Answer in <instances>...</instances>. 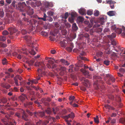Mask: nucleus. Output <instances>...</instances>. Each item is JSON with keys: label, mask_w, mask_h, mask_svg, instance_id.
Wrapping results in <instances>:
<instances>
[{"label": "nucleus", "mask_w": 125, "mask_h": 125, "mask_svg": "<svg viewBox=\"0 0 125 125\" xmlns=\"http://www.w3.org/2000/svg\"><path fill=\"white\" fill-rule=\"evenodd\" d=\"M120 121L123 124H124L125 123V118H122L120 120Z\"/></svg>", "instance_id": "obj_33"}, {"label": "nucleus", "mask_w": 125, "mask_h": 125, "mask_svg": "<svg viewBox=\"0 0 125 125\" xmlns=\"http://www.w3.org/2000/svg\"><path fill=\"white\" fill-rule=\"evenodd\" d=\"M40 55H38L37 56H35L34 57V60H35V59L39 58L40 57Z\"/></svg>", "instance_id": "obj_48"}, {"label": "nucleus", "mask_w": 125, "mask_h": 125, "mask_svg": "<svg viewBox=\"0 0 125 125\" xmlns=\"http://www.w3.org/2000/svg\"><path fill=\"white\" fill-rule=\"evenodd\" d=\"M20 91L21 92H23L24 91V89L23 88L21 87L20 89Z\"/></svg>", "instance_id": "obj_59"}, {"label": "nucleus", "mask_w": 125, "mask_h": 125, "mask_svg": "<svg viewBox=\"0 0 125 125\" xmlns=\"http://www.w3.org/2000/svg\"><path fill=\"white\" fill-rule=\"evenodd\" d=\"M57 70L60 71H64L66 70V68L64 67H60V68H58V69L57 68Z\"/></svg>", "instance_id": "obj_20"}, {"label": "nucleus", "mask_w": 125, "mask_h": 125, "mask_svg": "<svg viewBox=\"0 0 125 125\" xmlns=\"http://www.w3.org/2000/svg\"><path fill=\"white\" fill-rule=\"evenodd\" d=\"M110 80H111L113 82H114L115 81V79L113 77H111L110 78Z\"/></svg>", "instance_id": "obj_41"}, {"label": "nucleus", "mask_w": 125, "mask_h": 125, "mask_svg": "<svg viewBox=\"0 0 125 125\" xmlns=\"http://www.w3.org/2000/svg\"><path fill=\"white\" fill-rule=\"evenodd\" d=\"M116 114L115 113H113L112 114L111 116L112 117H114L116 116Z\"/></svg>", "instance_id": "obj_53"}, {"label": "nucleus", "mask_w": 125, "mask_h": 125, "mask_svg": "<svg viewBox=\"0 0 125 125\" xmlns=\"http://www.w3.org/2000/svg\"><path fill=\"white\" fill-rule=\"evenodd\" d=\"M93 13V11L92 10H89L87 11V14L88 15H91Z\"/></svg>", "instance_id": "obj_21"}, {"label": "nucleus", "mask_w": 125, "mask_h": 125, "mask_svg": "<svg viewBox=\"0 0 125 125\" xmlns=\"http://www.w3.org/2000/svg\"><path fill=\"white\" fill-rule=\"evenodd\" d=\"M72 28L73 30L74 31H76L78 29V27L77 26L75 23H74L73 24Z\"/></svg>", "instance_id": "obj_14"}, {"label": "nucleus", "mask_w": 125, "mask_h": 125, "mask_svg": "<svg viewBox=\"0 0 125 125\" xmlns=\"http://www.w3.org/2000/svg\"><path fill=\"white\" fill-rule=\"evenodd\" d=\"M84 21V19L81 17H78L77 19V21L79 22H82Z\"/></svg>", "instance_id": "obj_15"}, {"label": "nucleus", "mask_w": 125, "mask_h": 125, "mask_svg": "<svg viewBox=\"0 0 125 125\" xmlns=\"http://www.w3.org/2000/svg\"><path fill=\"white\" fill-rule=\"evenodd\" d=\"M105 107L107 109H109L110 108V106L109 105H105Z\"/></svg>", "instance_id": "obj_52"}, {"label": "nucleus", "mask_w": 125, "mask_h": 125, "mask_svg": "<svg viewBox=\"0 0 125 125\" xmlns=\"http://www.w3.org/2000/svg\"><path fill=\"white\" fill-rule=\"evenodd\" d=\"M79 12L81 15H85L86 14V10L83 8H81L79 9Z\"/></svg>", "instance_id": "obj_8"}, {"label": "nucleus", "mask_w": 125, "mask_h": 125, "mask_svg": "<svg viewBox=\"0 0 125 125\" xmlns=\"http://www.w3.org/2000/svg\"><path fill=\"white\" fill-rule=\"evenodd\" d=\"M42 34L43 35L45 36H47L48 35L47 33L45 32L42 31Z\"/></svg>", "instance_id": "obj_36"}, {"label": "nucleus", "mask_w": 125, "mask_h": 125, "mask_svg": "<svg viewBox=\"0 0 125 125\" xmlns=\"http://www.w3.org/2000/svg\"><path fill=\"white\" fill-rule=\"evenodd\" d=\"M6 2L9 4L11 3V0H6Z\"/></svg>", "instance_id": "obj_55"}, {"label": "nucleus", "mask_w": 125, "mask_h": 125, "mask_svg": "<svg viewBox=\"0 0 125 125\" xmlns=\"http://www.w3.org/2000/svg\"><path fill=\"white\" fill-rule=\"evenodd\" d=\"M41 121H39L36 122V125H40L41 124Z\"/></svg>", "instance_id": "obj_64"}, {"label": "nucleus", "mask_w": 125, "mask_h": 125, "mask_svg": "<svg viewBox=\"0 0 125 125\" xmlns=\"http://www.w3.org/2000/svg\"><path fill=\"white\" fill-rule=\"evenodd\" d=\"M2 63L3 65L7 64V61L6 59L4 58L2 60Z\"/></svg>", "instance_id": "obj_24"}, {"label": "nucleus", "mask_w": 125, "mask_h": 125, "mask_svg": "<svg viewBox=\"0 0 125 125\" xmlns=\"http://www.w3.org/2000/svg\"><path fill=\"white\" fill-rule=\"evenodd\" d=\"M80 71L81 72H82L85 75H88L89 74V73L88 71H86L82 69H81Z\"/></svg>", "instance_id": "obj_13"}, {"label": "nucleus", "mask_w": 125, "mask_h": 125, "mask_svg": "<svg viewBox=\"0 0 125 125\" xmlns=\"http://www.w3.org/2000/svg\"><path fill=\"white\" fill-rule=\"evenodd\" d=\"M7 101V100L6 99L4 98L1 100V103H2L3 104H4L6 103Z\"/></svg>", "instance_id": "obj_28"}, {"label": "nucleus", "mask_w": 125, "mask_h": 125, "mask_svg": "<svg viewBox=\"0 0 125 125\" xmlns=\"http://www.w3.org/2000/svg\"><path fill=\"white\" fill-rule=\"evenodd\" d=\"M81 81H83L84 83V85L86 87H88V85L89 86L90 85V82L87 79H85L84 78H83L81 79Z\"/></svg>", "instance_id": "obj_4"}, {"label": "nucleus", "mask_w": 125, "mask_h": 125, "mask_svg": "<svg viewBox=\"0 0 125 125\" xmlns=\"http://www.w3.org/2000/svg\"><path fill=\"white\" fill-rule=\"evenodd\" d=\"M26 48H23L22 49L20 52H19L20 54H18L17 55V53L15 52L13 53V55L14 56H17V58L19 59H22L23 61L25 62L24 61L25 60V58H26L24 57L22 55V54H25L26 55H27L28 53L26 52Z\"/></svg>", "instance_id": "obj_1"}, {"label": "nucleus", "mask_w": 125, "mask_h": 125, "mask_svg": "<svg viewBox=\"0 0 125 125\" xmlns=\"http://www.w3.org/2000/svg\"><path fill=\"white\" fill-rule=\"evenodd\" d=\"M106 19L103 17H102L100 18V21L101 24L103 25L104 22L105 21Z\"/></svg>", "instance_id": "obj_17"}, {"label": "nucleus", "mask_w": 125, "mask_h": 125, "mask_svg": "<svg viewBox=\"0 0 125 125\" xmlns=\"http://www.w3.org/2000/svg\"><path fill=\"white\" fill-rule=\"evenodd\" d=\"M16 123L14 120L12 122H11L9 125H16Z\"/></svg>", "instance_id": "obj_44"}, {"label": "nucleus", "mask_w": 125, "mask_h": 125, "mask_svg": "<svg viewBox=\"0 0 125 125\" xmlns=\"http://www.w3.org/2000/svg\"><path fill=\"white\" fill-rule=\"evenodd\" d=\"M107 14L110 16H114L116 14V12L115 11H109L107 13Z\"/></svg>", "instance_id": "obj_10"}, {"label": "nucleus", "mask_w": 125, "mask_h": 125, "mask_svg": "<svg viewBox=\"0 0 125 125\" xmlns=\"http://www.w3.org/2000/svg\"><path fill=\"white\" fill-rule=\"evenodd\" d=\"M110 7L112 9L114 8V4L110 5Z\"/></svg>", "instance_id": "obj_63"}, {"label": "nucleus", "mask_w": 125, "mask_h": 125, "mask_svg": "<svg viewBox=\"0 0 125 125\" xmlns=\"http://www.w3.org/2000/svg\"><path fill=\"white\" fill-rule=\"evenodd\" d=\"M80 58L81 59H82L83 60L88 61V60L85 57H80Z\"/></svg>", "instance_id": "obj_49"}, {"label": "nucleus", "mask_w": 125, "mask_h": 125, "mask_svg": "<svg viewBox=\"0 0 125 125\" xmlns=\"http://www.w3.org/2000/svg\"><path fill=\"white\" fill-rule=\"evenodd\" d=\"M18 7L20 8H22V5L21 3L19 2L18 4Z\"/></svg>", "instance_id": "obj_39"}, {"label": "nucleus", "mask_w": 125, "mask_h": 125, "mask_svg": "<svg viewBox=\"0 0 125 125\" xmlns=\"http://www.w3.org/2000/svg\"><path fill=\"white\" fill-rule=\"evenodd\" d=\"M0 46L2 47H6L7 45L6 44H4L1 42H0Z\"/></svg>", "instance_id": "obj_40"}, {"label": "nucleus", "mask_w": 125, "mask_h": 125, "mask_svg": "<svg viewBox=\"0 0 125 125\" xmlns=\"http://www.w3.org/2000/svg\"><path fill=\"white\" fill-rule=\"evenodd\" d=\"M73 45H72L71 47H67L66 48L67 50L69 52L71 51L73 49Z\"/></svg>", "instance_id": "obj_19"}, {"label": "nucleus", "mask_w": 125, "mask_h": 125, "mask_svg": "<svg viewBox=\"0 0 125 125\" xmlns=\"http://www.w3.org/2000/svg\"><path fill=\"white\" fill-rule=\"evenodd\" d=\"M56 61L53 58H51L49 60L48 62V63L47 65L48 68H55L56 67V66L55 64H54V62H56Z\"/></svg>", "instance_id": "obj_3"}, {"label": "nucleus", "mask_w": 125, "mask_h": 125, "mask_svg": "<svg viewBox=\"0 0 125 125\" xmlns=\"http://www.w3.org/2000/svg\"><path fill=\"white\" fill-rule=\"evenodd\" d=\"M4 12L3 11H0V16L1 17H3V16Z\"/></svg>", "instance_id": "obj_38"}, {"label": "nucleus", "mask_w": 125, "mask_h": 125, "mask_svg": "<svg viewBox=\"0 0 125 125\" xmlns=\"http://www.w3.org/2000/svg\"><path fill=\"white\" fill-rule=\"evenodd\" d=\"M117 44L116 42L115 41H113L112 42V44L114 45H115Z\"/></svg>", "instance_id": "obj_42"}, {"label": "nucleus", "mask_w": 125, "mask_h": 125, "mask_svg": "<svg viewBox=\"0 0 125 125\" xmlns=\"http://www.w3.org/2000/svg\"><path fill=\"white\" fill-rule=\"evenodd\" d=\"M51 52L52 54H54L56 52V51L55 50H52L51 51Z\"/></svg>", "instance_id": "obj_51"}, {"label": "nucleus", "mask_w": 125, "mask_h": 125, "mask_svg": "<svg viewBox=\"0 0 125 125\" xmlns=\"http://www.w3.org/2000/svg\"><path fill=\"white\" fill-rule=\"evenodd\" d=\"M103 54L102 52H98L97 53V54L99 55V56H101Z\"/></svg>", "instance_id": "obj_54"}, {"label": "nucleus", "mask_w": 125, "mask_h": 125, "mask_svg": "<svg viewBox=\"0 0 125 125\" xmlns=\"http://www.w3.org/2000/svg\"><path fill=\"white\" fill-rule=\"evenodd\" d=\"M3 86L6 89H8L10 87V86L8 84H5Z\"/></svg>", "instance_id": "obj_27"}, {"label": "nucleus", "mask_w": 125, "mask_h": 125, "mask_svg": "<svg viewBox=\"0 0 125 125\" xmlns=\"http://www.w3.org/2000/svg\"><path fill=\"white\" fill-rule=\"evenodd\" d=\"M18 79L20 80H21L22 79V78L19 75H17L14 78V80L15 81V83L16 84L17 86L19 85V84L18 83Z\"/></svg>", "instance_id": "obj_6"}, {"label": "nucleus", "mask_w": 125, "mask_h": 125, "mask_svg": "<svg viewBox=\"0 0 125 125\" xmlns=\"http://www.w3.org/2000/svg\"><path fill=\"white\" fill-rule=\"evenodd\" d=\"M99 12L98 10H95L94 11V15L96 16H98L99 14Z\"/></svg>", "instance_id": "obj_25"}, {"label": "nucleus", "mask_w": 125, "mask_h": 125, "mask_svg": "<svg viewBox=\"0 0 125 125\" xmlns=\"http://www.w3.org/2000/svg\"><path fill=\"white\" fill-rule=\"evenodd\" d=\"M75 97L74 96H71L69 98V100L70 101H73Z\"/></svg>", "instance_id": "obj_43"}, {"label": "nucleus", "mask_w": 125, "mask_h": 125, "mask_svg": "<svg viewBox=\"0 0 125 125\" xmlns=\"http://www.w3.org/2000/svg\"><path fill=\"white\" fill-rule=\"evenodd\" d=\"M116 35L115 33H112L111 36L108 35V38H115L116 37Z\"/></svg>", "instance_id": "obj_23"}, {"label": "nucleus", "mask_w": 125, "mask_h": 125, "mask_svg": "<svg viewBox=\"0 0 125 125\" xmlns=\"http://www.w3.org/2000/svg\"><path fill=\"white\" fill-rule=\"evenodd\" d=\"M47 4H48V6L52 7L53 6V5L52 3H47Z\"/></svg>", "instance_id": "obj_46"}, {"label": "nucleus", "mask_w": 125, "mask_h": 125, "mask_svg": "<svg viewBox=\"0 0 125 125\" xmlns=\"http://www.w3.org/2000/svg\"><path fill=\"white\" fill-rule=\"evenodd\" d=\"M120 72L123 73L125 72V70L123 68H121L119 69Z\"/></svg>", "instance_id": "obj_37"}, {"label": "nucleus", "mask_w": 125, "mask_h": 125, "mask_svg": "<svg viewBox=\"0 0 125 125\" xmlns=\"http://www.w3.org/2000/svg\"><path fill=\"white\" fill-rule=\"evenodd\" d=\"M73 65H71L69 66V71L70 72H73L72 68H73Z\"/></svg>", "instance_id": "obj_30"}, {"label": "nucleus", "mask_w": 125, "mask_h": 125, "mask_svg": "<svg viewBox=\"0 0 125 125\" xmlns=\"http://www.w3.org/2000/svg\"><path fill=\"white\" fill-rule=\"evenodd\" d=\"M122 53L123 54H124L125 55V49H122Z\"/></svg>", "instance_id": "obj_61"}, {"label": "nucleus", "mask_w": 125, "mask_h": 125, "mask_svg": "<svg viewBox=\"0 0 125 125\" xmlns=\"http://www.w3.org/2000/svg\"><path fill=\"white\" fill-rule=\"evenodd\" d=\"M29 53L31 55H34L36 54L34 50L32 49L31 50H29Z\"/></svg>", "instance_id": "obj_18"}, {"label": "nucleus", "mask_w": 125, "mask_h": 125, "mask_svg": "<svg viewBox=\"0 0 125 125\" xmlns=\"http://www.w3.org/2000/svg\"><path fill=\"white\" fill-rule=\"evenodd\" d=\"M0 4L2 5H3L4 4V2L3 0H2L0 1Z\"/></svg>", "instance_id": "obj_56"}, {"label": "nucleus", "mask_w": 125, "mask_h": 125, "mask_svg": "<svg viewBox=\"0 0 125 125\" xmlns=\"http://www.w3.org/2000/svg\"><path fill=\"white\" fill-rule=\"evenodd\" d=\"M5 37L4 36H1L0 37V40L2 41H4L6 40Z\"/></svg>", "instance_id": "obj_26"}, {"label": "nucleus", "mask_w": 125, "mask_h": 125, "mask_svg": "<svg viewBox=\"0 0 125 125\" xmlns=\"http://www.w3.org/2000/svg\"><path fill=\"white\" fill-rule=\"evenodd\" d=\"M94 121L96 123L98 124L99 122L98 116H96V117L94 118Z\"/></svg>", "instance_id": "obj_22"}, {"label": "nucleus", "mask_w": 125, "mask_h": 125, "mask_svg": "<svg viewBox=\"0 0 125 125\" xmlns=\"http://www.w3.org/2000/svg\"><path fill=\"white\" fill-rule=\"evenodd\" d=\"M22 3V8H23L24 7H25L26 6V4L25 2H23Z\"/></svg>", "instance_id": "obj_50"}, {"label": "nucleus", "mask_w": 125, "mask_h": 125, "mask_svg": "<svg viewBox=\"0 0 125 125\" xmlns=\"http://www.w3.org/2000/svg\"><path fill=\"white\" fill-rule=\"evenodd\" d=\"M25 117H26V115H25V114H24V115H23L22 116V117L26 121L27 120V119L25 118Z\"/></svg>", "instance_id": "obj_57"}, {"label": "nucleus", "mask_w": 125, "mask_h": 125, "mask_svg": "<svg viewBox=\"0 0 125 125\" xmlns=\"http://www.w3.org/2000/svg\"><path fill=\"white\" fill-rule=\"evenodd\" d=\"M74 116V113H72L69 114L68 116H66L65 117V119H68V118H73Z\"/></svg>", "instance_id": "obj_11"}, {"label": "nucleus", "mask_w": 125, "mask_h": 125, "mask_svg": "<svg viewBox=\"0 0 125 125\" xmlns=\"http://www.w3.org/2000/svg\"><path fill=\"white\" fill-rule=\"evenodd\" d=\"M106 3L109 4L110 5L114 4L116 3L114 1H113L112 0H106Z\"/></svg>", "instance_id": "obj_12"}, {"label": "nucleus", "mask_w": 125, "mask_h": 125, "mask_svg": "<svg viewBox=\"0 0 125 125\" xmlns=\"http://www.w3.org/2000/svg\"><path fill=\"white\" fill-rule=\"evenodd\" d=\"M116 122V120L114 119L111 120V123L114 124Z\"/></svg>", "instance_id": "obj_47"}, {"label": "nucleus", "mask_w": 125, "mask_h": 125, "mask_svg": "<svg viewBox=\"0 0 125 125\" xmlns=\"http://www.w3.org/2000/svg\"><path fill=\"white\" fill-rule=\"evenodd\" d=\"M9 34L8 32L6 31H4L2 32V34L3 35H6Z\"/></svg>", "instance_id": "obj_34"}, {"label": "nucleus", "mask_w": 125, "mask_h": 125, "mask_svg": "<svg viewBox=\"0 0 125 125\" xmlns=\"http://www.w3.org/2000/svg\"><path fill=\"white\" fill-rule=\"evenodd\" d=\"M38 114L41 116H43L44 115V113L43 112H40L38 113Z\"/></svg>", "instance_id": "obj_35"}, {"label": "nucleus", "mask_w": 125, "mask_h": 125, "mask_svg": "<svg viewBox=\"0 0 125 125\" xmlns=\"http://www.w3.org/2000/svg\"><path fill=\"white\" fill-rule=\"evenodd\" d=\"M111 120V118L110 117H109V118H108V120L107 121H106V122L107 123H109Z\"/></svg>", "instance_id": "obj_58"}, {"label": "nucleus", "mask_w": 125, "mask_h": 125, "mask_svg": "<svg viewBox=\"0 0 125 125\" xmlns=\"http://www.w3.org/2000/svg\"><path fill=\"white\" fill-rule=\"evenodd\" d=\"M76 16V13H75L74 15L72 13V17L71 18H69L68 19L69 21L71 23H72L74 21V19L73 17H74Z\"/></svg>", "instance_id": "obj_9"}, {"label": "nucleus", "mask_w": 125, "mask_h": 125, "mask_svg": "<svg viewBox=\"0 0 125 125\" xmlns=\"http://www.w3.org/2000/svg\"><path fill=\"white\" fill-rule=\"evenodd\" d=\"M16 115L18 117H19L20 116V114L19 113H17L16 114Z\"/></svg>", "instance_id": "obj_62"}, {"label": "nucleus", "mask_w": 125, "mask_h": 125, "mask_svg": "<svg viewBox=\"0 0 125 125\" xmlns=\"http://www.w3.org/2000/svg\"><path fill=\"white\" fill-rule=\"evenodd\" d=\"M35 65L39 67L38 70V71L39 73L42 72L45 69L44 64L43 62H37L35 63Z\"/></svg>", "instance_id": "obj_2"}, {"label": "nucleus", "mask_w": 125, "mask_h": 125, "mask_svg": "<svg viewBox=\"0 0 125 125\" xmlns=\"http://www.w3.org/2000/svg\"><path fill=\"white\" fill-rule=\"evenodd\" d=\"M27 113H28V114H29V115H34L35 116H36L35 114L36 113H33V114H32L31 112L29 110H27Z\"/></svg>", "instance_id": "obj_31"}, {"label": "nucleus", "mask_w": 125, "mask_h": 125, "mask_svg": "<svg viewBox=\"0 0 125 125\" xmlns=\"http://www.w3.org/2000/svg\"><path fill=\"white\" fill-rule=\"evenodd\" d=\"M48 13H49L50 16H52L53 14V12H51V11H49Z\"/></svg>", "instance_id": "obj_60"}, {"label": "nucleus", "mask_w": 125, "mask_h": 125, "mask_svg": "<svg viewBox=\"0 0 125 125\" xmlns=\"http://www.w3.org/2000/svg\"><path fill=\"white\" fill-rule=\"evenodd\" d=\"M31 83L32 84L33 83L36 84L38 83V81H37L36 79H34L32 80H31Z\"/></svg>", "instance_id": "obj_29"}, {"label": "nucleus", "mask_w": 125, "mask_h": 125, "mask_svg": "<svg viewBox=\"0 0 125 125\" xmlns=\"http://www.w3.org/2000/svg\"><path fill=\"white\" fill-rule=\"evenodd\" d=\"M68 16V12H66L65 13L64 15V18L65 19H66L67 18Z\"/></svg>", "instance_id": "obj_45"}, {"label": "nucleus", "mask_w": 125, "mask_h": 125, "mask_svg": "<svg viewBox=\"0 0 125 125\" xmlns=\"http://www.w3.org/2000/svg\"><path fill=\"white\" fill-rule=\"evenodd\" d=\"M61 61L65 65H68L69 64V63L67 61L64 59H62L61 60Z\"/></svg>", "instance_id": "obj_16"}, {"label": "nucleus", "mask_w": 125, "mask_h": 125, "mask_svg": "<svg viewBox=\"0 0 125 125\" xmlns=\"http://www.w3.org/2000/svg\"><path fill=\"white\" fill-rule=\"evenodd\" d=\"M111 28L112 29H114L115 30V31L118 34H120L122 31V29H121L117 28L116 29V28L115 26H112Z\"/></svg>", "instance_id": "obj_5"}, {"label": "nucleus", "mask_w": 125, "mask_h": 125, "mask_svg": "<svg viewBox=\"0 0 125 125\" xmlns=\"http://www.w3.org/2000/svg\"><path fill=\"white\" fill-rule=\"evenodd\" d=\"M24 61H25L26 63L28 64L29 66L32 65L34 62V61H33L30 60L29 61L27 57L25 58V60Z\"/></svg>", "instance_id": "obj_7"}, {"label": "nucleus", "mask_w": 125, "mask_h": 125, "mask_svg": "<svg viewBox=\"0 0 125 125\" xmlns=\"http://www.w3.org/2000/svg\"><path fill=\"white\" fill-rule=\"evenodd\" d=\"M104 63L107 66L108 65L109 63V61L108 60L105 61H104Z\"/></svg>", "instance_id": "obj_32"}]
</instances>
